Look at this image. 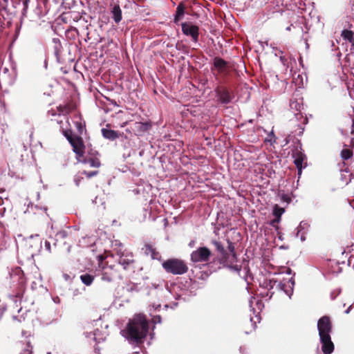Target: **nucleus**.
I'll use <instances>...</instances> for the list:
<instances>
[{
  "label": "nucleus",
  "mask_w": 354,
  "mask_h": 354,
  "mask_svg": "<svg viewBox=\"0 0 354 354\" xmlns=\"http://www.w3.org/2000/svg\"><path fill=\"white\" fill-rule=\"evenodd\" d=\"M148 328L145 315L138 314L129 320L126 328L121 333L131 343H140L146 337Z\"/></svg>",
  "instance_id": "obj_1"
},
{
  "label": "nucleus",
  "mask_w": 354,
  "mask_h": 354,
  "mask_svg": "<svg viewBox=\"0 0 354 354\" xmlns=\"http://www.w3.org/2000/svg\"><path fill=\"white\" fill-rule=\"evenodd\" d=\"M317 329L322 344V351L324 354L332 353L334 351V344L331 341L332 324L328 317L324 316L318 320Z\"/></svg>",
  "instance_id": "obj_2"
},
{
  "label": "nucleus",
  "mask_w": 354,
  "mask_h": 354,
  "mask_svg": "<svg viewBox=\"0 0 354 354\" xmlns=\"http://www.w3.org/2000/svg\"><path fill=\"white\" fill-rule=\"evenodd\" d=\"M64 136L66 137L67 140L73 147V151L76 153L77 159L79 162H82V163L86 167H98L100 165V161L97 158H88L85 159L84 160H81L80 158L83 156L84 154V143L83 140L80 137L78 136H73L67 132H64Z\"/></svg>",
  "instance_id": "obj_3"
},
{
  "label": "nucleus",
  "mask_w": 354,
  "mask_h": 354,
  "mask_svg": "<svg viewBox=\"0 0 354 354\" xmlns=\"http://www.w3.org/2000/svg\"><path fill=\"white\" fill-rule=\"evenodd\" d=\"M162 267L166 272L173 274H183L187 271L186 264L179 259H169L162 263Z\"/></svg>",
  "instance_id": "obj_4"
},
{
  "label": "nucleus",
  "mask_w": 354,
  "mask_h": 354,
  "mask_svg": "<svg viewBox=\"0 0 354 354\" xmlns=\"http://www.w3.org/2000/svg\"><path fill=\"white\" fill-rule=\"evenodd\" d=\"M292 158H294V163L298 170V176L300 177L302 172V169L305 168L307 165L306 160V156L301 150V147H297L292 153Z\"/></svg>",
  "instance_id": "obj_5"
},
{
  "label": "nucleus",
  "mask_w": 354,
  "mask_h": 354,
  "mask_svg": "<svg viewBox=\"0 0 354 354\" xmlns=\"http://www.w3.org/2000/svg\"><path fill=\"white\" fill-rule=\"evenodd\" d=\"M211 251L206 247H201L192 252L191 259L193 262H206L209 261Z\"/></svg>",
  "instance_id": "obj_6"
},
{
  "label": "nucleus",
  "mask_w": 354,
  "mask_h": 354,
  "mask_svg": "<svg viewBox=\"0 0 354 354\" xmlns=\"http://www.w3.org/2000/svg\"><path fill=\"white\" fill-rule=\"evenodd\" d=\"M117 255L119 257L118 263L127 270L132 266L134 263L133 256L131 252L122 251L120 249L117 251Z\"/></svg>",
  "instance_id": "obj_7"
},
{
  "label": "nucleus",
  "mask_w": 354,
  "mask_h": 354,
  "mask_svg": "<svg viewBox=\"0 0 354 354\" xmlns=\"http://www.w3.org/2000/svg\"><path fill=\"white\" fill-rule=\"evenodd\" d=\"M249 306L251 310L253 311L254 317H250V321L254 324L260 322L259 313L263 308V302L259 299H256L254 297H251L249 300Z\"/></svg>",
  "instance_id": "obj_8"
},
{
  "label": "nucleus",
  "mask_w": 354,
  "mask_h": 354,
  "mask_svg": "<svg viewBox=\"0 0 354 354\" xmlns=\"http://www.w3.org/2000/svg\"><path fill=\"white\" fill-rule=\"evenodd\" d=\"M182 30L185 35L190 36L194 41H198V27L197 26L191 23H183Z\"/></svg>",
  "instance_id": "obj_9"
},
{
  "label": "nucleus",
  "mask_w": 354,
  "mask_h": 354,
  "mask_svg": "<svg viewBox=\"0 0 354 354\" xmlns=\"http://www.w3.org/2000/svg\"><path fill=\"white\" fill-rule=\"evenodd\" d=\"M294 286L295 281L292 278L288 280H283L278 284V287L283 290L285 294L289 297V298H290L292 295Z\"/></svg>",
  "instance_id": "obj_10"
},
{
  "label": "nucleus",
  "mask_w": 354,
  "mask_h": 354,
  "mask_svg": "<svg viewBox=\"0 0 354 354\" xmlns=\"http://www.w3.org/2000/svg\"><path fill=\"white\" fill-rule=\"evenodd\" d=\"M86 337H90L89 335H92V340L96 343H100L104 340V337L101 334V331L99 329H96L94 331L86 332L85 333Z\"/></svg>",
  "instance_id": "obj_11"
},
{
  "label": "nucleus",
  "mask_w": 354,
  "mask_h": 354,
  "mask_svg": "<svg viewBox=\"0 0 354 354\" xmlns=\"http://www.w3.org/2000/svg\"><path fill=\"white\" fill-rule=\"evenodd\" d=\"M218 97L222 103L227 104L230 102L231 97L228 91L225 89H221L217 92Z\"/></svg>",
  "instance_id": "obj_12"
},
{
  "label": "nucleus",
  "mask_w": 354,
  "mask_h": 354,
  "mask_svg": "<svg viewBox=\"0 0 354 354\" xmlns=\"http://www.w3.org/2000/svg\"><path fill=\"white\" fill-rule=\"evenodd\" d=\"M113 19L115 23H119L122 20V10L119 5H115L111 10Z\"/></svg>",
  "instance_id": "obj_13"
},
{
  "label": "nucleus",
  "mask_w": 354,
  "mask_h": 354,
  "mask_svg": "<svg viewBox=\"0 0 354 354\" xmlns=\"http://www.w3.org/2000/svg\"><path fill=\"white\" fill-rule=\"evenodd\" d=\"M160 308V304H153L151 306H149V311L150 315L152 316V322L153 324H159L161 322V318L159 315H152L153 310V311L157 310Z\"/></svg>",
  "instance_id": "obj_14"
},
{
  "label": "nucleus",
  "mask_w": 354,
  "mask_h": 354,
  "mask_svg": "<svg viewBox=\"0 0 354 354\" xmlns=\"http://www.w3.org/2000/svg\"><path fill=\"white\" fill-rule=\"evenodd\" d=\"M102 133L103 136L109 140H113L118 138V133L113 130L102 129Z\"/></svg>",
  "instance_id": "obj_15"
},
{
  "label": "nucleus",
  "mask_w": 354,
  "mask_h": 354,
  "mask_svg": "<svg viewBox=\"0 0 354 354\" xmlns=\"http://www.w3.org/2000/svg\"><path fill=\"white\" fill-rule=\"evenodd\" d=\"M216 68L221 73L224 72L226 67V62L220 58H216L214 62Z\"/></svg>",
  "instance_id": "obj_16"
},
{
  "label": "nucleus",
  "mask_w": 354,
  "mask_h": 354,
  "mask_svg": "<svg viewBox=\"0 0 354 354\" xmlns=\"http://www.w3.org/2000/svg\"><path fill=\"white\" fill-rule=\"evenodd\" d=\"M80 278L81 281L86 286H91L94 280V277L88 273L80 275Z\"/></svg>",
  "instance_id": "obj_17"
},
{
  "label": "nucleus",
  "mask_w": 354,
  "mask_h": 354,
  "mask_svg": "<svg viewBox=\"0 0 354 354\" xmlns=\"http://www.w3.org/2000/svg\"><path fill=\"white\" fill-rule=\"evenodd\" d=\"M342 37L345 40L349 41L352 46H354V37L352 31L348 30H343L342 32Z\"/></svg>",
  "instance_id": "obj_18"
},
{
  "label": "nucleus",
  "mask_w": 354,
  "mask_h": 354,
  "mask_svg": "<svg viewBox=\"0 0 354 354\" xmlns=\"http://www.w3.org/2000/svg\"><path fill=\"white\" fill-rule=\"evenodd\" d=\"M185 13V8L182 4H179L176 8V13L174 19V21L176 23L180 21L183 17Z\"/></svg>",
  "instance_id": "obj_19"
},
{
  "label": "nucleus",
  "mask_w": 354,
  "mask_h": 354,
  "mask_svg": "<svg viewBox=\"0 0 354 354\" xmlns=\"http://www.w3.org/2000/svg\"><path fill=\"white\" fill-rule=\"evenodd\" d=\"M309 225L308 223L301 221L299 226L297 227V236H299L300 233L305 232L307 231Z\"/></svg>",
  "instance_id": "obj_20"
},
{
  "label": "nucleus",
  "mask_w": 354,
  "mask_h": 354,
  "mask_svg": "<svg viewBox=\"0 0 354 354\" xmlns=\"http://www.w3.org/2000/svg\"><path fill=\"white\" fill-rule=\"evenodd\" d=\"M212 243L216 247V250L222 255H225V250L223 246L222 245V244L219 241L214 240V241H212Z\"/></svg>",
  "instance_id": "obj_21"
},
{
  "label": "nucleus",
  "mask_w": 354,
  "mask_h": 354,
  "mask_svg": "<svg viewBox=\"0 0 354 354\" xmlns=\"http://www.w3.org/2000/svg\"><path fill=\"white\" fill-rule=\"evenodd\" d=\"M284 212H285L284 209L283 207L278 206L277 205H276L274 207L273 214L276 217L281 218V215L284 213Z\"/></svg>",
  "instance_id": "obj_22"
},
{
  "label": "nucleus",
  "mask_w": 354,
  "mask_h": 354,
  "mask_svg": "<svg viewBox=\"0 0 354 354\" xmlns=\"http://www.w3.org/2000/svg\"><path fill=\"white\" fill-rule=\"evenodd\" d=\"M352 152L351 150L349 149H343L341 152V157L344 159V160H348L349 159L351 156H352Z\"/></svg>",
  "instance_id": "obj_23"
},
{
  "label": "nucleus",
  "mask_w": 354,
  "mask_h": 354,
  "mask_svg": "<svg viewBox=\"0 0 354 354\" xmlns=\"http://www.w3.org/2000/svg\"><path fill=\"white\" fill-rule=\"evenodd\" d=\"M102 280L104 281H108V282H110L112 279H113V277L111 274L108 273L107 272H104L102 274Z\"/></svg>",
  "instance_id": "obj_24"
},
{
  "label": "nucleus",
  "mask_w": 354,
  "mask_h": 354,
  "mask_svg": "<svg viewBox=\"0 0 354 354\" xmlns=\"http://www.w3.org/2000/svg\"><path fill=\"white\" fill-rule=\"evenodd\" d=\"M82 173L84 175H86L88 178H91V177L97 175V171H91V172H87L86 171H84Z\"/></svg>",
  "instance_id": "obj_25"
},
{
  "label": "nucleus",
  "mask_w": 354,
  "mask_h": 354,
  "mask_svg": "<svg viewBox=\"0 0 354 354\" xmlns=\"http://www.w3.org/2000/svg\"><path fill=\"white\" fill-rule=\"evenodd\" d=\"M228 249L229 250L232 252V256L233 257H235V253H234V247L232 244V243L228 241Z\"/></svg>",
  "instance_id": "obj_26"
},
{
  "label": "nucleus",
  "mask_w": 354,
  "mask_h": 354,
  "mask_svg": "<svg viewBox=\"0 0 354 354\" xmlns=\"http://www.w3.org/2000/svg\"><path fill=\"white\" fill-rule=\"evenodd\" d=\"M229 268H230V269L231 270L234 271V272H237V273H239V271L241 270L240 267H239V266H237V265H235V266H229Z\"/></svg>",
  "instance_id": "obj_27"
},
{
  "label": "nucleus",
  "mask_w": 354,
  "mask_h": 354,
  "mask_svg": "<svg viewBox=\"0 0 354 354\" xmlns=\"http://www.w3.org/2000/svg\"><path fill=\"white\" fill-rule=\"evenodd\" d=\"M82 178H81V177H80V176H76L75 177V178H74V182H75V185H76L77 186H78V185H80V181H81V179H82Z\"/></svg>",
  "instance_id": "obj_28"
},
{
  "label": "nucleus",
  "mask_w": 354,
  "mask_h": 354,
  "mask_svg": "<svg viewBox=\"0 0 354 354\" xmlns=\"http://www.w3.org/2000/svg\"><path fill=\"white\" fill-rule=\"evenodd\" d=\"M149 249L151 252V256L152 259H157L158 254L151 248H149Z\"/></svg>",
  "instance_id": "obj_29"
},
{
  "label": "nucleus",
  "mask_w": 354,
  "mask_h": 354,
  "mask_svg": "<svg viewBox=\"0 0 354 354\" xmlns=\"http://www.w3.org/2000/svg\"><path fill=\"white\" fill-rule=\"evenodd\" d=\"M280 220H281V218H279V217H276L275 219H274L272 222H271V225L272 226H274L276 223H278L280 222Z\"/></svg>",
  "instance_id": "obj_30"
},
{
  "label": "nucleus",
  "mask_w": 354,
  "mask_h": 354,
  "mask_svg": "<svg viewBox=\"0 0 354 354\" xmlns=\"http://www.w3.org/2000/svg\"><path fill=\"white\" fill-rule=\"evenodd\" d=\"M76 127L78 129L79 131L81 133L82 130V126L81 123L76 122Z\"/></svg>",
  "instance_id": "obj_31"
},
{
  "label": "nucleus",
  "mask_w": 354,
  "mask_h": 354,
  "mask_svg": "<svg viewBox=\"0 0 354 354\" xmlns=\"http://www.w3.org/2000/svg\"><path fill=\"white\" fill-rule=\"evenodd\" d=\"M45 247L47 250H48L49 252L50 251V244L49 242H48V241L45 242Z\"/></svg>",
  "instance_id": "obj_32"
},
{
  "label": "nucleus",
  "mask_w": 354,
  "mask_h": 354,
  "mask_svg": "<svg viewBox=\"0 0 354 354\" xmlns=\"http://www.w3.org/2000/svg\"><path fill=\"white\" fill-rule=\"evenodd\" d=\"M299 235L301 241H304L306 240L305 232L300 233Z\"/></svg>",
  "instance_id": "obj_33"
},
{
  "label": "nucleus",
  "mask_w": 354,
  "mask_h": 354,
  "mask_svg": "<svg viewBox=\"0 0 354 354\" xmlns=\"http://www.w3.org/2000/svg\"><path fill=\"white\" fill-rule=\"evenodd\" d=\"M21 354H31V353L29 350H25Z\"/></svg>",
  "instance_id": "obj_34"
},
{
  "label": "nucleus",
  "mask_w": 354,
  "mask_h": 354,
  "mask_svg": "<svg viewBox=\"0 0 354 354\" xmlns=\"http://www.w3.org/2000/svg\"><path fill=\"white\" fill-rule=\"evenodd\" d=\"M64 279H65L66 280H68V279H69V278H70V277H69L68 274H64Z\"/></svg>",
  "instance_id": "obj_35"
},
{
  "label": "nucleus",
  "mask_w": 354,
  "mask_h": 354,
  "mask_svg": "<svg viewBox=\"0 0 354 354\" xmlns=\"http://www.w3.org/2000/svg\"><path fill=\"white\" fill-rule=\"evenodd\" d=\"M351 308V306L345 311L346 314H348Z\"/></svg>",
  "instance_id": "obj_36"
},
{
  "label": "nucleus",
  "mask_w": 354,
  "mask_h": 354,
  "mask_svg": "<svg viewBox=\"0 0 354 354\" xmlns=\"http://www.w3.org/2000/svg\"><path fill=\"white\" fill-rule=\"evenodd\" d=\"M135 124H136L137 127H140L144 126L142 124H140V123H136Z\"/></svg>",
  "instance_id": "obj_37"
},
{
  "label": "nucleus",
  "mask_w": 354,
  "mask_h": 354,
  "mask_svg": "<svg viewBox=\"0 0 354 354\" xmlns=\"http://www.w3.org/2000/svg\"><path fill=\"white\" fill-rule=\"evenodd\" d=\"M59 234L61 235L62 236H65V232H60Z\"/></svg>",
  "instance_id": "obj_38"
},
{
  "label": "nucleus",
  "mask_w": 354,
  "mask_h": 354,
  "mask_svg": "<svg viewBox=\"0 0 354 354\" xmlns=\"http://www.w3.org/2000/svg\"><path fill=\"white\" fill-rule=\"evenodd\" d=\"M89 336H90V337H86V338H87L89 341H91H91H93V340H92V335H89Z\"/></svg>",
  "instance_id": "obj_39"
},
{
  "label": "nucleus",
  "mask_w": 354,
  "mask_h": 354,
  "mask_svg": "<svg viewBox=\"0 0 354 354\" xmlns=\"http://www.w3.org/2000/svg\"><path fill=\"white\" fill-rule=\"evenodd\" d=\"M165 292H166V293H167V294H170V290H169L168 289H167V290H165Z\"/></svg>",
  "instance_id": "obj_40"
},
{
  "label": "nucleus",
  "mask_w": 354,
  "mask_h": 354,
  "mask_svg": "<svg viewBox=\"0 0 354 354\" xmlns=\"http://www.w3.org/2000/svg\"><path fill=\"white\" fill-rule=\"evenodd\" d=\"M3 1L6 3H8V0H3Z\"/></svg>",
  "instance_id": "obj_41"
},
{
  "label": "nucleus",
  "mask_w": 354,
  "mask_h": 354,
  "mask_svg": "<svg viewBox=\"0 0 354 354\" xmlns=\"http://www.w3.org/2000/svg\"><path fill=\"white\" fill-rule=\"evenodd\" d=\"M297 105H298L297 104H295V108H296L297 109H298V108H297Z\"/></svg>",
  "instance_id": "obj_42"
},
{
  "label": "nucleus",
  "mask_w": 354,
  "mask_h": 354,
  "mask_svg": "<svg viewBox=\"0 0 354 354\" xmlns=\"http://www.w3.org/2000/svg\"><path fill=\"white\" fill-rule=\"evenodd\" d=\"M54 301H55V302H57V299H54Z\"/></svg>",
  "instance_id": "obj_43"
},
{
  "label": "nucleus",
  "mask_w": 354,
  "mask_h": 354,
  "mask_svg": "<svg viewBox=\"0 0 354 354\" xmlns=\"http://www.w3.org/2000/svg\"><path fill=\"white\" fill-rule=\"evenodd\" d=\"M54 301H55V302H57V299H54Z\"/></svg>",
  "instance_id": "obj_44"
},
{
  "label": "nucleus",
  "mask_w": 354,
  "mask_h": 354,
  "mask_svg": "<svg viewBox=\"0 0 354 354\" xmlns=\"http://www.w3.org/2000/svg\"><path fill=\"white\" fill-rule=\"evenodd\" d=\"M168 306L167 304L165 305V308H167Z\"/></svg>",
  "instance_id": "obj_45"
}]
</instances>
